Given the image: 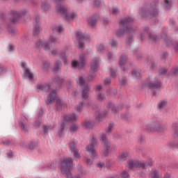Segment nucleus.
Returning a JSON list of instances; mask_svg holds the SVG:
<instances>
[{"instance_id":"24","label":"nucleus","mask_w":178,"mask_h":178,"mask_svg":"<svg viewBox=\"0 0 178 178\" xmlns=\"http://www.w3.org/2000/svg\"><path fill=\"white\" fill-rule=\"evenodd\" d=\"M142 169H147V166H152V159H149L148 161H141Z\"/></svg>"},{"instance_id":"30","label":"nucleus","mask_w":178,"mask_h":178,"mask_svg":"<svg viewBox=\"0 0 178 178\" xmlns=\"http://www.w3.org/2000/svg\"><path fill=\"white\" fill-rule=\"evenodd\" d=\"M53 33H58V34L63 31V27L62 26H56L52 29Z\"/></svg>"},{"instance_id":"37","label":"nucleus","mask_w":178,"mask_h":178,"mask_svg":"<svg viewBox=\"0 0 178 178\" xmlns=\"http://www.w3.org/2000/svg\"><path fill=\"white\" fill-rule=\"evenodd\" d=\"M113 126H115V124L113 122L108 124V127L106 129V133H107V134H109V133L112 132V129Z\"/></svg>"},{"instance_id":"13","label":"nucleus","mask_w":178,"mask_h":178,"mask_svg":"<svg viewBox=\"0 0 178 178\" xmlns=\"http://www.w3.org/2000/svg\"><path fill=\"white\" fill-rule=\"evenodd\" d=\"M148 88L154 91V90H159L162 87V82L158 79V78H154V79L147 84Z\"/></svg>"},{"instance_id":"60","label":"nucleus","mask_w":178,"mask_h":178,"mask_svg":"<svg viewBox=\"0 0 178 178\" xmlns=\"http://www.w3.org/2000/svg\"><path fill=\"white\" fill-rule=\"evenodd\" d=\"M94 5L95 6H99L101 5V0H94Z\"/></svg>"},{"instance_id":"31","label":"nucleus","mask_w":178,"mask_h":178,"mask_svg":"<svg viewBox=\"0 0 178 178\" xmlns=\"http://www.w3.org/2000/svg\"><path fill=\"white\" fill-rule=\"evenodd\" d=\"M63 80L64 79L63 78H60L59 76H56L53 79V81H54V83H56V84L60 86L62 85V83H63Z\"/></svg>"},{"instance_id":"56","label":"nucleus","mask_w":178,"mask_h":178,"mask_svg":"<svg viewBox=\"0 0 178 178\" xmlns=\"http://www.w3.org/2000/svg\"><path fill=\"white\" fill-rule=\"evenodd\" d=\"M112 80L111 79V78H106L104 80V85L105 86H109V83H111Z\"/></svg>"},{"instance_id":"51","label":"nucleus","mask_w":178,"mask_h":178,"mask_svg":"<svg viewBox=\"0 0 178 178\" xmlns=\"http://www.w3.org/2000/svg\"><path fill=\"white\" fill-rule=\"evenodd\" d=\"M97 52H102V51H104V44H99L97 47Z\"/></svg>"},{"instance_id":"41","label":"nucleus","mask_w":178,"mask_h":178,"mask_svg":"<svg viewBox=\"0 0 178 178\" xmlns=\"http://www.w3.org/2000/svg\"><path fill=\"white\" fill-rule=\"evenodd\" d=\"M79 129V125L77 124H72L70 128V131L71 133H74V131H76V130Z\"/></svg>"},{"instance_id":"22","label":"nucleus","mask_w":178,"mask_h":178,"mask_svg":"<svg viewBox=\"0 0 178 178\" xmlns=\"http://www.w3.org/2000/svg\"><path fill=\"white\" fill-rule=\"evenodd\" d=\"M36 25L35 26V29H33V38L38 35L40 34V32L41 31V27H40V25H38V19L37 17L35 18Z\"/></svg>"},{"instance_id":"57","label":"nucleus","mask_w":178,"mask_h":178,"mask_svg":"<svg viewBox=\"0 0 178 178\" xmlns=\"http://www.w3.org/2000/svg\"><path fill=\"white\" fill-rule=\"evenodd\" d=\"M166 72H168V70L162 69L159 71V74H160V76H163L164 74H166Z\"/></svg>"},{"instance_id":"15","label":"nucleus","mask_w":178,"mask_h":178,"mask_svg":"<svg viewBox=\"0 0 178 178\" xmlns=\"http://www.w3.org/2000/svg\"><path fill=\"white\" fill-rule=\"evenodd\" d=\"M80 61L74 60L72 63V67H78V69H83V67L86 65V58L84 54L79 56Z\"/></svg>"},{"instance_id":"2","label":"nucleus","mask_w":178,"mask_h":178,"mask_svg":"<svg viewBox=\"0 0 178 178\" xmlns=\"http://www.w3.org/2000/svg\"><path fill=\"white\" fill-rule=\"evenodd\" d=\"M145 34H147L149 40L152 41V42H158L159 40H163V41L166 44H168V45H169V38L168 37V35L165 32L161 33V36L159 37L152 33V32H150L149 28H148V26H146L143 29V31L140 33V41H144Z\"/></svg>"},{"instance_id":"33","label":"nucleus","mask_w":178,"mask_h":178,"mask_svg":"<svg viewBox=\"0 0 178 178\" xmlns=\"http://www.w3.org/2000/svg\"><path fill=\"white\" fill-rule=\"evenodd\" d=\"M127 152L122 153L119 156L120 162H124V161H126V159L127 158Z\"/></svg>"},{"instance_id":"50","label":"nucleus","mask_w":178,"mask_h":178,"mask_svg":"<svg viewBox=\"0 0 178 178\" xmlns=\"http://www.w3.org/2000/svg\"><path fill=\"white\" fill-rule=\"evenodd\" d=\"M121 177L122 178H130V175H129V173L127 171H123L121 174Z\"/></svg>"},{"instance_id":"16","label":"nucleus","mask_w":178,"mask_h":178,"mask_svg":"<svg viewBox=\"0 0 178 178\" xmlns=\"http://www.w3.org/2000/svg\"><path fill=\"white\" fill-rule=\"evenodd\" d=\"M21 67L24 70V75L29 79V80H33L34 79V74H32V72L30 71V69L27 67V63L26 62H22L21 63Z\"/></svg>"},{"instance_id":"47","label":"nucleus","mask_w":178,"mask_h":178,"mask_svg":"<svg viewBox=\"0 0 178 178\" xmlns=\"http://www.w3.org/2000/svg\"><path fill=\"white\" fill-rule=\"evenodd\" d=\"M134 54L135 55H136V58H137L138 60H140V59H141V58H143V56L141 55V54L138 53V49H135L134 51Z\"/></svg>"},{"instance_id":"52","label":"nucleus","mask_w":178,"mask_h":178,"mask_svg":"<svg viewBox=\"0 0 178 178\" xmlns=\"http://www.w3.org/2000/svg\"><path fill=\"white\" fill-rule=\"evenodd\" d=\"M112 13L113 15H118V13H119V8L117 7H113Z\"/></svg>"},{"instance_id":"28","label":"nucleus","mask_w":178,"mask_h":178,"mask_svg":"<svg viewBox=\"0 0 178 178\" xmlns=\"http://www.w3.org/2000/svg\"><path fill=\"white\" fill-rule=\"evenodd\" d=\"M49 9V4H48L47 1L42 2L41 10H42V12H48Z\"/></svg>"},{"instance_id":"55","label":"nucleus","mask_w":178,"mask_h":178,"mask_svg":"<svg viewBox=\"0 0 178 178\" xmlns=\"http://www.w3.org/2000/svg\"><path fill=\"white\" fill-rule=\"evenodd\" d=\"M34 127H40V126H41V122H40V120H37L35 121L34 124H33Z\"/></svg>"},{"instance_id":"64","label":"nucleus","mask_w":178,"mask_h":178,"mask_svg":"<svg viewBox=\"0 0 178 178\" xmlns=\"http://www.w3.org/2000/svg\"><path fill=\"white\" fill-rule=\"evenodd\" d=\"M8 51L9 52H13V51H15V46L10 44L8 46Z\"/></svg>"},{"instance_id":"7","label":"nucleus","mask_w":178,"mask_h":178,"mask_svg":"<svg viewBox=\"0 0 178 178\" xmlns=\"http://www.w3.org/2000/svg\"><path fill=\"white\" fill-rule=\"evenodd\" d=\"M56 98H58V94L56 93V91L55 90H51L46 101L47 105H49V104H52V102H54V101L56 99V106L58 110H60L63 106H66V104L65 103L62 102V101Z\"/></svg>"},{"instance_id":"6","label":"nucleus","mask_w":178,"mask_h":178,"mask_svg":"<svg viewBox=\"0 0 178 178\" xmlns=\"http://www.w3.org/2000/svg\"><path fill=\"white\" fill-rule=\"evenodd\" d=\"M140 13L143 17H156L159 15V10L156 5H150L147 8H142Z\"/></svg>"},{"instance_id":"27","label":"nucleus","mask_w":178,"mask_h":178,"mask_svg":"<svg viewBox=\"0 0 178 178\" xmlns=\"http://www.w3.org/2000/svg\"><path fill=\"white\" fill-rule=\"evenodd\" d=\"M108 108L111 109L113 113H114V115H116V113H118V112H119V108L114 106L113 104H112V103H108Z\"/></svg>"},{"instance_id":"1","label":"nucleus","mask_w":178,"mask_h":178,"mask_svg":"<svg viewBox=\"0 0 178 178\" xmlns=\"http://www.w3.org/2000/svg\"><path fill=\"white\" fill-rule=\"evenodd\" d=\"M133 22H134V19L130 17L124 18L120 22L119 29L115 32L116 37H122V35H124V34H129L126 40V45L128 46L131 45L134 41V36H133V34L136 33V29L132 28L130 26V24L133 23Z\"/></svg>"},{"instance_id":"5","label":"nucleus","mask_w":178,"mask_h":178,"mask_svg":"<svg viewBox=\"0 0 178 178\" xmlns=\"http://www.w3.org/2000/svg\"><path fill=\"white\" fill-rule=\"evenodd\" d=\"M56 9L57 13H59L65 20L70 22V20H73V19L76 18L77 15L74 13H67V8L64 6H61L60 4H57L56 6Z\"/></svg>"},{"instance_id":"23","label":"nucleus","mask_w":178,"mask_h":178,"mask_svg":"<svg viewBox=\"0 0 178 178\" xmlns=\"http://www.w3.org/2000/svg\"><path fill=\"white\" fill-rule=\"evenodd\" d=\"M88 23L89 26L91 27H94L95 24H97V17H90L88 19Z\"/></svg>"},{"instance_id":"59","label":"nucleus","mask_w":178,"mask_h":178,"mask_svg":"<svg viewBox=\"0 0 178 178\" xmlns=\"http://www.w3.org/2000/svg\"><path fill=\"white\" fill-rule=\"evenodd\" d=\"M170 147H172V148H178V143L172 142L170 143Z\"/></svg>"},{"instance_id":"14","label":"nucleus","mask_w":178,"mask_h":178,"mask_svg":"<svg viewBox=\"0 0 178 178\" xmlns=\"http://www.w3.org/2000/svg\"><path fill=\"white\" fill-rule=\"evenodd\" d=\"M69 147L74 158H75V159H80V158H81V156H80L79 154L80 149L76 147V143L74 142H71L69 143Z\"/></svg>"},{"instance_id":"48","label":"nucleus","mask_w":178,"mask_h":178,"mask_svg":"<svg viewBox=\"0 0 178 178\" xmlns=\"http://www.w3.org/2000/svg\"><path fill=\"white\" fill-rule=\"evenodd\" d=\"M96 115H97L96 119L99 121L101 120V118H104V116L106 115V113H105L104 114H102L99 111H97L96 112Z\"/></svg>"},{"instance_id":"54","label":"nucleus","mask_w":178,"mask_h":178,"mask_svg":"<svg viewBox=\"0 0 178 178\" xmlns=\"http://www.w3.org/2000/svg\"><path fill=\"white\" fill-rule=\"evenodd\" d=\"M76 83H77L78 84H84L85 81H84V79H83V78L82 76H80L79 79V80L76 81Z\"/></svg>"},{"instance_id":"18","label":"nucleus","mask_w":178,"mask_h":178,"mask_svg":"<svg viewBox=\"0 0 178 178\" xmlns=\"http://www.w3.org/2000/svg\"><path fill=\"white\" fill-rule=\"evenodd\" d=\"M129 168L134 169V168H141V161H137L134 160H129L128 162Z\"/></svg>"},{"instance_id":"25","label":"nucleus","mask_w":178,"mask_h":178,"mask_svg":"<svg viewBox=\"0 0 178 178\" xmlns=\"http://www.w3.org/2000/svg\"><path fill=\"white\" fill-rule=\"evenodd\" d=\"M19 126L22 131H24V133H27V131H29V130L27 129V125L24 123L23 120L19 122Z\"/></svg>"},{"instance_id":"42","label":"nucleus","mask_w":178,"mask_h":178,"mask_svg":"<svg viewBox=\"0 0 178 178\" xmlns=\"http://www.w3.org/2000/svg\"><path fill=\"white\" fill-rule=\"evenodd\" d=\"M38 147V145L35 142H31L29 145V149H34Z\"/></svg>"},{"instance_id":"20","label":"nucleus","mask_w":178,"mask_h":178,"mask_svg":"<svg viewBox=\"0 0 178 178\" xmlns=\"http://www.w3.org/2000/svg\"><path fill=\"white\" fill-rule=\"evenodd\" d=\"M91 88L88 86H86L81 92V97L83 99H88L90 96V90Z\"/></svg>"},{"instance_id":"29","label":"nucleus","mask_w":178,"mask_h":178,"mask_svg":"<svg viewBox=\"0 0 178 178\" xmlns=\"http://www.w3.org/2000/svg\"><path fill=\"white\" fill-rule=\"evenodd\" d=\"M119 82L120 86H122V87H126V86H127V79L126 78V76L120 78Z\"/></svg>"},{"instance_id":"40","label":"nucleus","mask_w":178,"mask_h":178,"mask_svg":"<svg viewBox=\"0 0 178 178\" xmlns=\"http://www.w3.org/2000/svg\"><path fill=\"white\" fill-rule=\"evenodd\" d=\"M151 175L152 178H159V176H162L161 175L158 174V170H153Z\"/></svg>"},{"instance_id":"38","label":"nucleus","mask_w":178,"mask_h":178,"mask_svg":"<svg viewBox=\"0 0 178 178\" xmlns=\"http://www.w3.org/2000/svg\"><path fill=\"white\" fill-rule=\"evenodd\" d=\"M97 101L102 102L105 99V94L104 93H99L97 96Z\"/></svg>"},{"instance_id":"61","label":"nucleus","mask_w":178,"mask_h":178,"mask_svg":"<svg viewBox=\"0 0 178 178\" xmlns=\"http://www.w3.org/2000/svg\"><path fill=\"white\" fill-rule=\"evenodd\" d=\"M85 161H86V163L88 165H92V161L91 159H90L86 158Z\"/></svg>"},{"instance_id":"3","label":"nucleus","mask_w":178,"mask_h":178,"mask_svg":"<svg viewBox=\"0 0 178 178\" xmlns=\"http://www.w3.org/2000/svg\"><path fill=\"white\" fill-rule=\"evenodd\" d=\"M72 165H73V159L72 158L64 159L61 162V172L63 175H65L67 178H73L72 172H70ZM75 178L79 177H76Z\"/></svg>"},{"instance_id":"39","label":"nucleus","mask_w":178,"mask_h":178,"mask_svg":"<svg viewBox=\"0 0 178 178\" xmlns=\"http://www.w3.org/2000/svg\"><path fill=\"white\" fill-rule=\"evenodd\" d=\"M132 76L135 79H140V77H141V74L138 71L133 70L132 71Z\"/></svg>"},{"instance_id":"11","label":"nucleus","mask_w":178,"mask_h":178,"mask_svg":"<svg viewBox=\"0 0 178 178\" xmlns=\"http://www.w3.org/2000/svg\"><path fill=\"white\" fill-rule=\"evenodd\" d=\"M90 144L86 147L87 152H88L90 158L95 159L97 157V152H95V145H97V139L92 137L90 140Z\"/></svg>"},{"instance_id":"9","label":"nucleus","mask_w":178,"mask_h":178,"mask_svg":"<svg viewBox=\"0 0 178 178\" xmlns=\"http://www.w3.org/2000/svg\"><path fill=\"white\" fill-rule=\"evenodd\" d=\"M29 13V11L27 10L24 9L21 11H17L16 10H13L10 13V22L11 23H17L19 22V19H21V17H23V16H26Z\"/></svg>"},{"instance_id":"62","label":"nucleus","mask_w":178,"mask_h":178,"mask_svg":"<svg viewBox=\"0 0 178 178\" xmlns=\"http://www.w3.org/2000/svg\"><path fill=\"white\" fill-rule=\"evenodd\" d=\"M5 72V67L3 65L0 64V74L1 73H3Z\"/></svg>"},{"instance_id":"36","label":"nucleus","mask_w":178,"mask_h":178,"mask_svg":"<svg viewBox=\"0 0 178 178\" xmlns=\"http://www.w3.org/2000/svg\"><path fill=\"white\" fill-rule=\"evenodd\" d=\"M62 66V63H60V61H57L55 64H54V67L53 69V72H58V70H59V67Z\"/></svg>"},{"instance_id":"49","label":"nucleus","mask_w":178,"mask_h":178,"mask_svg":"<svg viewBox=\"0 0 178 178\" xmlns=\"http://www.w3.org/2000/svg\"><path fill=\"white\" fill-rule=\"evenodd\" d=\"M83 105H84V102H81L77 106H76V111L78 112H81V109H83Z\"/></svg>"},{"instance_id":"44","label":"nucleus","mask_w":178,"mask_h":178,"mask_svg":"<svg viewBox=\"0 0 178 178\" xmlns=\"http://www.w3.org/2000/svg\"><path fill=\"white\" fill-rule=\"evenodd\" d=\"M164 2H165L166 9H170V8L172 6V1H170V0H164Z\"/></svg>"},{"instance_id":"12","label":"nucleus","mask_w":178,"mask_h":178,"mask_svg":"<svg viewBox=\"0 0 178 178\" xmlns=\"http://www.w3.org/2000/svg\"><path fill=\"white\" fill-rule=\"evenodd\" d=\"M102 143L104 145V150L102 151V154L104 156L109 155V149H111V143L108 141V138L106 134L102 135Z\"/></svg>"},{"instance_id":"32","label":"nucleus","mask_w":178,"mask_h":178,"mask_svg":"<svg viewBox=\"0 0 178 178\" xmlns=\"http://www.w3.org/2000/svg\"><path fill=\"white\" fill-rule=\"evenodd\" d=\"M173 137H177L178 136V126L175 123L172 124Z\"/></svg>"},{"instance_id":"43","label":"nucleus","mask_w":178,"mask_h":178,"mask_svg":"<svg viewBox=\"0 0 178 178\" xmlns=\"http://www.w3.org/2000/svg\"><path fill=\"white\" fill-rule=\"evenodd\" d=\"M166 105H168V102L166 101H162L160 103H159L158 106L159 109H163V108H165Z\"/></svg>"},{"instance_id":"21","label":"nucleus","mask_w":178,"mask_h":178,"mask_svg":"<svg viewBox=\"0 0 178 178\" xmlns=\"http://www.w3.org/2000/svg\"><path fill=\"white\" fill-rule=\"evenodd\" d=\"M36 88L40 91H49L51 86L48 83H39L36 85Z\"/></svg>"},{"instance_id":"19","label":"nucleus","mask_w":178,"mask_h":178,"mask_svg":"<svg viewBox=\"0 0 178 178\" xmlns=\"http://www.w3.org/2000/svg\"><path fill=\"white\" fill-rule=\"evenodd\" d=\"M127 62V57L126 56V55H122L120 57L118 65L120 66L123 72H126V69L124 68V63H126Z\"/></svg>"},{"instance_id":"58","label":"nucleus","mask_w":178,"mask_h":178,"mask_svg":"<svg viewBox=\"0 0 178 178\" xmlns=\"http://www.w3.org/2000/svg\"><path fill=\"white\" fill-rule=\"evenodd\" d=\"M169 24H170V26H173L176 24V22L175 21V19L173 18L170 19Z\"/></svg>"},{"instance_id":"53","label":"nucleus","mask_w":178,"mask_h":178,"mask_svg":"<svg viewBox=\"0 0 178 178\" xmlns=\"http://www.w3.org/2000/svg\"><path fill=\"white\" fill-rule=\"evenodd\" d=\"M79 49H83L84 48V42L81 40H79V46H78Z\"/></svg>"},{"instance_id":"8","label":"nucleus","mask_w":178,"mask_h":178,"mask_svg":"<svg viewBox=\"0 0 178 178\" xmlns=\"http://www.w3.org/2000/svg\"><path fill=\"white\" fill-rule=\"evenodd\" d=\"M147 130L149 131H156L157 133H165L166 127L162 125V122L159 120H153L147 124Z\"/></svg>"},{"instance_id":"34","label":"nucleus","mask_w":178,"mask_h":178,"mask_svg":"<svg viewBox=\"0 0 178 178\" xmlns=\"http://www.w3.org/2000/svg\"><path fill=\"white\" fill-rule=\"evenodd\" d=\"M109 44L112 48H118L119 45V44L118 43V41L115 39H112L111 40H110Z\"/></svg>"},{"instance_id":"45","label":"nucleus","mask_w":178,"mask_h":178,"mask_svg":"<svg viewBox=\"0 0 178 178\" xmlns=\"http://www.w3.org/2000/svg\"><path fill=\"white\" fill-rule=\"evenodd\" d=\"M60 58H62L65 65H66V63H67V60L66 59V53L65 51H62L60 53Z\"/></svg>"},{"instance_id":"4","label":"nucleus","mask_w":178,"mask_h":178,"mask_svg":"<svg viewBox=\"0 0 178 178\" xmlns=\"http://www.w3.org/2000/svg\"><path fill=\"white\" fill-rule=\"evenodd\" d=\"M56 42H58V38L51 35L48 42H42L41 40L38 39L35 42V48H40L41 47L45 51H49L51 47L56 44Z\"/></svg>"},{"instance_id":"63","label":"nucleus","mask_w":178,"mask_h":178,"mask_svg":"<svg viewBox=\"0 0 178 178\" xmlns=\"http://www.w3.org/2000/svg\"><path fill=\"white\" fill-rule=\"evenodd\" d=\"M110 72H111V77H115V76H116V73L115 72L113 69L111 68Z\"/></svg>"},{"instance_id":"10","label":"nucleus","mask_w":178,"mask_h":178,"mask_svg":"<svg viewBox=\"0 0 178 178\" xmlns=\"http://www.w3.org/2000/svg\"><path fill=\"white\" fill-rule=\"evenodd\" d=\"M79 117L74 114H70L67 115H65L63 118V122L61 124V128L60 131L58 132L59 136L61 137V136H63V131H65V127H66V124H67V122H76L77 120V118Z\"/></svg>"},{"instance_id":"17","label":"nucleus","mask_w":178,"mask_h":178,"mask_svg":"<svg viewBox=\"0 0 178 178\" xmlns=\"http://www.w3.org/2000/svg\"><path fill=\"white\" fill-rule=\"evenodd\" d=\"M99 67V58H95L92 60L90 66V73H96Z\"/></svg>"},{"instance_id":"46","label":"nucleus","mask_w":178,"mask_h":178,"mask_svg":"<svg viewBox=\"0 0 178 178\" xmlns=\"http://www.w3.org/2000/svg\"><path fill=\"white\" fill-rule=\"evenodd\" d=\"M42 130H43L42 136H44V137H45V136H48V127H47V125L42 126Z\"/></svg>"},{"instance_id":"35","label":"nucleus","mask_w":178,"mask_h":178,"mask_svg":"<svg viewBox=\"0 0 178 178\" xmlns=\"http://www.w3.org/2000/svg\"><path fill=\"white\" fill-rule=\"evenodd\" d=\"M83 126L86 127V129H92V127L94 126V124L91 121H86L83 123Z\"/></svg>"},{"instance_id":"26","label":"nucleus","mask_w":178,"mask_h":178,"mask_svg":"<svg viewBox=\"0 0 178 178\" xmlns=\"http://www.w3.org/2000/svg\"><path fill=\"white\" fill-rule=\"evenodd\" d=\"M76 38L79 41H81V40L86 39V36H84V34L81 31H77L76 32Z\"/></svg>"}]
</instances>
